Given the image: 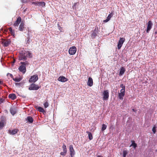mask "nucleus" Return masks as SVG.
<instances>
[{
  "mask_svg": "<svg viewBox=\"0 0 157 157\" xmlns=\"http://www.w3.org/2000/svg\"><path fill=\"white\" fill-rule=\"evenodd\" d=\"M21 18L20 17H17L16 21L15 22L13 25L15 27H18L19 24L21 22Z\"/></svg>",
  "mask_w": 157,
  "mask_h": 157,
  "instance_id": "15",
  "label": "nucleus"
},
{
  "mask_svg": "<svg viewBox=\"0 0 157 157\" xmlns=\"http://www.w3.org/2000/svg\"><path fill=\"white\" fill-rule=\"evenodd\" d=\"M58 80L61 82H65L67 81V79L63 76H60L58 78Z\"/></svg>",
  "mask_w": 157,
  "mask_h": 157,
  "instance_id": "17",
  "label": "nucleus"
},
{
  "mask_svg": "<svg viewBox=\"0 0 157 157\" xmlns=\"http://www.w3.org/2000/svg\"><path fill=\"white\" fill-rule=\"evenodd\" d=\"M125 40V39L123 37L120 38L118 41L117 45V47L118 49H121L124 42Z\"/></svg>",
  "mask_w": 157,
  "mask_h": 157,
  "instance_id": "8",
  "label": "nucleus"
},
{
  "mask_svg": "<svg viewBox=\"0 0 157 157\" xmlns=\"http://www.w3.org/2000/svg\"><path fill=\"white\" fill-rule=\"evenodd\" d=\"M62 148L63 149V151L61 152L60 154L61 155L64 156L66 155L67 152V147L65 144H63Z\"/></svg>",
  "mask_w": 157,
  "mask_h": 157,
  "instance_id": "12",
  "label": "nucleus"
},
{
  "mask_svg": "<svg viewBox=\"0 0 157 157\" xmlns=\"http://www.w3.org/2000/svg\"><path fill=\"white\" fill-rule=\"evenodd\" d=\"M32 4L35 5L36 6L37 5V2H33Z\"/></svg>",
  "mask_w": 157,
  "mask_h": 157,
  "instance_id": "41",
  "label": "nucleus"
},
{
  "mask_svg": "<svg viewBox=\"0 0 157 157\" xmlns=\"http://www.w3.org/2000/svg\"><path fill=\"white\" fill-rule=\"evenodd\" d=\"M132 144L130 145V147L132 146L134 148H135L137 147V144L135 143L134 141H132Z\"/></svg>",
  "mask_w": 157,
  "mask_h": 157,
  "instance_id": "26",
  "label": "nucleus"
},
{
  "mask_svg": "<svg viewBox=\"0 0 157 157\" xmlns=\"http://www.w3.org/2000/svg\"><path fill=\"white\" fill-rule=\"evenodd\" d=\"M2 81H0V84H2Z\"/></svg>",
  "mask_w": 157,
  "mask_h": 157,
  "instance_id": "48",
  "label": "nucleus"
},
{
  "mask_svg": "<svg viewBox=\"0 0 157 157\" xmlns=\"http://www.w3.org/2000/svg\"><path fill=\"white\" fill-rule=\"evenodd\" d=\"M109 129L113 130L114 129L113 125L112 124H111L109 126Z\"/></svg>",
  "mask_w": 157,
  "mask_h": 157,
  "instance_id": "38",
  "label": "nucleus"
},
{
  "mask_svg": "<svg viewBox=\"0 0 157 157\" xmlns=\"http://www.w3.org/2000/svg\"><path fill=\"white\" fill-rule=\"evenodd\" d=\"M69 151L71 157H73L75 154V152L72 145H71L69 146Z\"/></svg>",
  "mask_w": 157,
  "mask_h": 157,
  "instance_id": "10",
  "label": "nucleus"
},
{
  "mask_svg": "<svg viewBox=\"0 0 157 157\" xmlns=\"http://www.w3.org/2000/svg\"><path fill=\"white\" fill-rule=\"evenodd\" d=\"M13 80L15 82H19L21 80V79L20 78H13Z\"/></svg>",
  "mask_w": 157,
  "mask_h": 157,
  "instance_id": "32",
  "label": "nucleus"
},
{
  "mask_svg": "<svg viewBox=\"0 0 157 157\" xmlns=\"http://www.w3.org/2000/svg\"><path fill=\"white\" fill-rule=\"evenodd\" d=\"M25 28V26L24 23L23 22H21L19 27V30L21 32H23Z\"/></svg>",
  "mask_w": 157,
  "mask_h": 157,
  "instance_id": "16",
  "label": "nucleus"
},
{
  "mask_svg": "<svg viewBox=\"0 0 157 157\" xmlns=\"http://www.w3.org/2000/svg\"><path fill=\"white\" fill-rule=\"evenodd\" d=\"M12 35H14V33L13 31H12V33H11Z\"/></svg>",
  "mask_w": 157,
  "mask_h": 157,
  "instance_id": "46",
  "label": "nucleus"
},
{
  "mask_svg": "<svg viewBox=\"0 0 157 157\" xmlns=\"http://www.w3.org/2000/svg\"><path fill=\"white\" fill-rule=\"evenodd\" d=\"M37 110L40 112H41L43 113H45V111L44 109L40 107H39L37 108Z\"/></svg>",
  "mask_w": 157,
  "mask_h": 157,
  "instance_id": "25",
  "label": "nucleus"
},
{
  "mask_svg": "<svg viewBox=\"0 0 157 157\" xmlns=\"http://www.w3.org/2000/svg\"><path fill=\"white\" fill-rule=\"evenodd\" d=\"M18 130L17 129H15L12 130H10L9 133L11 134L14 135L17 133Z\"/></svg>",
  "mask_w": 157,
  "mask_h": 157,
  "instance_id": "19",
  "label": "nucleus"
},
{
  "mask_svg": "<svg viewBox=\"0 0 157 157\" xmlns=\"http://www.w3.org/2000/svg\"><path fill=\"white\" fill-rule=\"evenodd\" d=\"M106 128H107V126L105 124H103L102 125L101 131H104L106 129Z\"/></svg>",
  "mask_w": 157,
  "mask_h": 157,
  "instance_id": "29",
  "label": "nucleus"
},
{
  "mask_svg": "<svg viewBox=\"0 0 157 157\" xmlns=\"http://www.w3.org/2000/svg\"><path fill=\"white\" fill-rule=\"evenodd\" d=\"M26 120L28 121V122L31 123H32L33 121V119L31 116L28 117Z\"/></svg>",
  "mask_w": 157,
  "mask_h": 157,
  "instance_id": "22",
  "label": "nucleus"
},
{
  "mask_svg": "<svg viewBox=\"0 0 157 157\" xmlns=\"http://www.w3.org/2000/svg\"><path fill=\"white\" fill-rule=\"evenodd\" d=\"M38 79V76L37 75H35L31 76L29 80V82L30 83L35 82Z\"/></svg>",
  "mask_w": 157,
  "mask_h": 157,
  "instance_id": "3",
  "label": "nucleus"
},
{
  "mask_svg": "<svg viewBox=\"0 0 157 157\" xmlns=\"http://www.w3.org/2000/svg\"><path fill=\"white\" fill-rule=\"evenodd\" d=\"M157 152V150H156Z\"/></svg>",
  "mask_w": 157,
  "mask_h": 157,
  "instance_id": "51",
  "label": "nucleus"
},
{
  "mask_svg": "<svg viewBox=\"0 0 157 157\" xmlns=\"http://www.w3.org/2000/svg\"><path fill=\"white\" fill-rule=\"evenodd\" d=\"M147 27L146 30V32L147 33H148L152 28V23L151 21H149L148 23H147Z\"/></svg>",
  "mask_w": 157,
  "mask_h": 157,
  "instance_id": "11",
  "label": "nucleus"
},
{
  "mask_svg": "<svg viewBox=\"0 0 157 157\" xmlns=\"http://www.w3.org/2000/svg\"><path fill=\"white\" fill-rule=\"evenodd\" d=\"M77 51V49L75 46H72L69 48V54L71 55H73L75 54Z\"/></svg>",
  "mask_w": 157,
  "mask_h": 157,
  "instance_id": "7",
  "label": "nucleus"
},
{
  "mask_svg": "<svg viewBox=\"0 0 157 157\" xmlns=\"http://www.w3.org/2000/svg\"><path fill=\"white\" fill-rule=\"evenodd\" d=\"M121 69H124V68L123 67H122Z\"/></svg>",
  "mask_w": 157,
  "mask_h": 157,
  "instance_id": "50",
  "label": "nucleus"
},
{
  "mask_svg": "<svg viewBox=\"0 0 157 157\" xmlns=\"http://www.w3.org/2000/svg\"><path fill=\"white\" fill-rule=\"evenodd\" d=\"M120 87L121 88H122V89H124V91H125V85L124 84H121L120 85Z\"/></svg>",
  "mask_w": 157,
  "mask_h": 157,
  "instance_id": "35",
  "label": "nucleus"
},
{
  "mask_svg": "<svg viewBox=\"0 0 157 157\" xmlns=\"http://www.w3.org/2000/svg\"><path fill=\"white\" fill-rule=\"evenodd\" d=\"M20 84V83H16V85H19Z\"/></svg>",
  "mask_w": 157,
  "mask_h": 157,
  "instance_id": "49",
  "label": "nucleus"
},
{
  "mask_svg": "<svg viewBox=\"0 0 157 157\" xmlns=\"http://www.w3.org/2000/svg\"><path fill=\"white\" fill-rule=\"evenodd\" d=\"M11 41L10 39H5L2 42V44L4 46L7 47L11 43Z\"/></svg>",
  "mask_w": 157,
  "mask_h": 157,
  "instance_id": "14",
  "label": "nucleus"
},
{
  "mask_svg": "<svg viewBox=\"0 0 157 157\" xmlns=\"http://www.w3.org/2000/svg\"><path fill=\"white\" fill-rule=\"evenodd\" d=\"M156 126L155 125L152 128V131L154 133H155L156 132Z\"/></svg>",
  "mask_w": 157,
  "mask_h": 157,
  "instance_id": "34",
  "label": "nucleus"
},
{
  "mask_svg": "<svg viewBox=\"0 0 157 157\" xmlns=\"http://www.w3.org/2000/svg\"><path fill=\"white\" fill-rule=\"evenodd\" d=\"M132 110L134 112H136V110H135L134 109H132Z\"/></svg>",
  "mask_w": 157,
  "mask_h": 157,
  "instance_id": "45",
  "label": "nucleus"
},
{
  "mask_svg": "<svg viewBox=\"0 0 157 157\" xmlns=\"http://www.w3.org/2000/svg\"><path fill=\"white\" fill-rule=\"evenodd\" d=\"M9 98L13 100L16 98V96L15 94H12L9 95Z\"/></svg>",
  "mask_w": 157,
  "mask_h": 157,
  "instance_id": "21",
  "label": "nucleus"
},
{
  "mask_svg": "<svg viewBox=\"0 0 157 157\" xmlns=\"http://www.w3.org/2000/svg\"><path fill=\"white\" fill-rule=\"evenodd\" d=\"M37 5L42 7L45 6V3L44 2H37Z\"/></svg>",
  "mask_w": 157,
  "mask_h": 157,
  "instance_id": "23",
  "label": "nucleus"
},
{
  "mask_svg": "<svg viewBox=\"0 0 157 157\" xmlns=\"http://www.w3.org/2000/svg\"><path fill=\"white\" fill-rule=\"evenodd\" d=\"M6 123V119L4 117H2L0 121V129H2Z\"/></svg>",
  "mask_w": 157,
  "mask_h": 157,
  "instance_id": "4",
  "label": "nucleus"
},
{
  "mask_svg": "<svg viewBox=\"0 0 157 157\" xmlns=\"http://www.w3.org/2000/svg\"><path fill=\"white\" fill-rule=\"evenodd\" d=\"M125 71V69H121L119 74V76H121L122 75L124 74Z\"/></svg>",
  "mask_w": 157,
  "mask_h": 157,
  "instance_id": "28",
  "label": "nucleus"
},
{
  "mask_svg": "<svg viewBox=\"0 0 157 157\" xmlns=\"http://www.w3.org/2000/svg\"><path fill=\"white\" fill-rule=\"evenodd\" d=\"M21 65L19 67L18 69H26L27 66H28L29 63L28 62H21Z\"/></svg>",
  "mask_w": 157,
  "mask_h": 157,
  "instance_id": "13",
  "label": "nucleus"
},
{
  "mask_svg": "<svg viewBox=\"0 0 157 157\" xmlns=\"http://www.w3.org/2000/svg\"><path fill=\"white\" fill-rule=\"evenodd\" d=\"M44 105L45 108H47L49 106V103L47 101L45 102L44 103Z\"/></svg>",
  "mask_w": 157,
  "mask_h": 157,
  "instance_id": "31",
  "label": "nucleus"
},
{
  "mask_svg": "<svg viewBox=\"0 0 157 157\" xmlns=\"http://www.w3.org/2000/svg\"><path fill=\"white\" fill-rule=\"evenodd\" d=\"M4 99L3 98H0V104H1L3 102Z\"/></svg>",
  "mask_w": 157,
  "mask_h": 157,
  "instance_id": "40",
  "label": "nucleus"
},
{
  "mask_svg": "<svg viewBox=\"0 0 157 157\" xmlns=\"http://www.w3.org/2000/svg\"><path fill=\"white\" fill-rule=\"evenodd\" d=\"M20 71L22 72L23 73H25L26 71V69H19Z\"/></svg>",
  "mask_w": 157,
  "mask_h": 157,
  "instance_id": "37",
  "label": "nucleus"
},
{
  "mask_svg": "<svg viewBox=\"0 0 157 157\" xmlns=\"http://www.w3.org/2000/svg\"><path fill=\"white\" fill-rule=\"evenodd\" d=\"M58 29H59V30L60 31V32H62V28L61 27L59 24H58Z\"/></svg>",
  "mask_w": 157,
  "mask_h": 157,
  "instance_id": "36",
  "label": "nucleus"
},
{
  "mask_svg": "<svg viewBox=\"0 0 157 157\" xmlns=\"http://www.w3.org/2000/svg\"><path fill=\"white\" fill-rule=\"evenodd\" d=\"M15 62V60L14 59H13V61H12V62L13 63H14Z\"/></svg>",
  "mask_w": 157,
  "mask_h": 157,
  "instance_id": "44",
  "label": "nucleus"
},
{
  "mask_svg": "<svg viewBox=\"0 0 157 157\" xmlns=\"http://www.w3.org/2000/svg\"><path fill=\"white\" fill-rule=\"evenodd\" d=\"M9 30L10 31L11 33H12V31H12V29L11 28V27L9 28Z\"/></svg>",
  "mask_w": 157,
  "mask_h": 157,
  "instance_id": "42",
  "label": "nucleus"
},
{
  "mask_svg": "<svg viewBox=\"0 0 157 157\" xmlns=\"http://www.w3.org/2000/svg\"><path fill=\"white\" fill-rule=\"evenodd\" d=\"M87 85L90 86H91L93 85V81L91 77H89L87 82Z\"/></svg>",
  "mask_w": 157,
  "mask_h": 157,
  "instance_id": "18",
  "label": "nucleus"
},
{
  "mask_svg": "<svg viewBox=\"0 0 157 157\" xmlns=\"http://www.w3.org/2000/svg\"><path fill=\"white\" fill-rule=\"evenodd\" d=\"M103 98L104 100H107L109 97V93L108 90H104L103 92Z\"/></svg>",
  "mask_w": 157,
  "mask_h": 157,
  "instance_id": "6",
  "label": "nucleus"
},
{
  "mask_svg": "<svg viewBox=\"0 0 157 157\" xmlns=\"http://www.w3.org/2000/svg\"><path fill=\"white\" fill-rule=\"evenodd\" d=\"M128 153V152L126 150H124L123 151V157H126V155Z\"/></svg>",
  "mask_w": 157,
  "mask_h": 157,
  "instance_id": "30",
  "label": "nucleus"
},
{
  "mask_svg": "<svg viewBox=\"0 0 157 157\" xmlns=\"http://www.w3.org/2000/svg\"><path fill=\"white\" fill-rule=\"evenodd\" d=\"M7 76H9L11 78H13V76L11 74H10V73H8L7 74Z\"/></svg>",
  "mask_w": 157,
  "mask_h": 157,
  "instance_id": "39",
  "label": "nucleus"
},
{
  "mask_svg": "<svg viewBox=\"0 0 157 157\" xmlns=\"http://www.w3.org/2000/svg\"><path fill=\"white\" fill-rule=\"evenodd\" d=\"M86 133L88 134L89 139L90 140H92L93 139V136L91 133L88 131H87Z\"/></svg>",
  "mask_w": 157,
  "mask_h": 157,
  "instance_id": "24",
  "label": "nucleus"
},
{
  "mask_svg": "<svg viewBox=\"0 0 157 157\" xmlns=\"http://www.w3.org/2000/svg\"><path fill=\"white\" fill-rule=\"evenodd\" d=\"M27 57V54L26 53V52L20 54L19 56V60H26Z\"/></svg>",
  "mask_w": 157,
  "mask_h": 157,
  "instance_id": "2",
  "label": "nucleus"
},
{
  "mask_svg": "<svg viewBox=\"0 0 157 157\" xmlns=\"http://www.w3.org/2000/svg\"><path fill=\"white\" fill-rule=\"evenodd\" d=\"M113 14L112 13L109 14L107 17V19L109 20L113 16Z\"/></svg>",
  "mask_w": 157,
  "mask_h": 157,
  "instance_id": "33",
  "label": "nucleus"
},
{
  "mask_svg": "<svg viewBox=\"0 0 157 157\" xmlns=\"http://www.w3.org/2000/svg\"><path fill=\"white\" fill-rule=\"evenodd\" d=\"M97 157H103L102 156L99 155H98L97 156Z\"/></svg>",
  "mask_w": 157,
  "mask_h": 157,
  "instance_id": "47",
  "label": "nucleus"
},
{
  "mask_svg": "<svg viewBox=\"0 0 157 157\" xmlns=\"http://www.w3.org/2000/svg\"><path fill=\"white\" fill-rule=\"evenodd\" d=\"M40 87L38 85L35 83H32L29 87V90H37Z\"/></svg>",
  "mask_w": 157,
  "mask_h": 157,
  "instance_id": "1",
  "label": "nucleus"
},
{
  "mask_svg": "<svg viewBox=\"0 0 157 157\" xmlns=\"http://www.w3.org/2000/svg\"><path fill=\"white\" fill-rule=\"evenodd\" d=\"M98 31V27L96 26L94 30H92V33L91 34V37L93 38H95L97 36V34Z\"/></svg>",
  "mask_w": 157,
  "mask_h": 157,
  "instance_id": "5",
  "label": "nucleus"
},
{
  "mask_svg": "<svg viewBox=\"0 0 157 157\" xmlns=\"http://www.w3.org/2000/svg\"><path fill=\"white\" fill-rule=\"evenodd\" d=\"M125 95V91L124 89H121L120 90V92L118 93V96L119 98L121 100H123V97Z\"/></svg>",
  "mask_w": 157,
  "mask_h": 157,
  "instance_id": "9",
  "label": "nucleus"
},
{
  "mask_svg": "<svg viewBox=\"0 0 157 157\" xmlns=\"http://www.w3.org/2000/svg\"><path fill=\"white\" fill-rule=\"evenodd\" d=\"M109 21V20L108 19H107H107H106L104 20V22H106Z\"/></svg>",
  "mask_w": 157,
  "mask_h": 157,
  "instance_id": "43",
  "label": "nucleus"
},
{
  "mask_svg": "<svg viewBox=\"0 0 157 157\" xmlns=\"http://www.w3.org/2000/svg\"><path fill=\"white\" fill-rule=\"evenodd\" d=\"M26 53L27 54V57L31 58L32 57V54L29 51H28L26 52Z\"/></svg>",
  "mask_w": 157,
  "mask_h": 157,
  "instance_id": "27",
  "label": "nucleus"
},
{
  "mask_svg": "<svg viewBox=\"0 0 157 157\" xmlns=\"http://www.w3.org/2000/svg\"><path fill=\"white\" fill-rule=\"evenodd\" d=\"M10 111L11 114L13 115L16 113V109L15 108H11L10 109Z\"/></svg>",
  "mask_w": 157,
  "mask_h": 157,
  "instance_id": "20",
  "label": "nucleus"
}]
</instances>
